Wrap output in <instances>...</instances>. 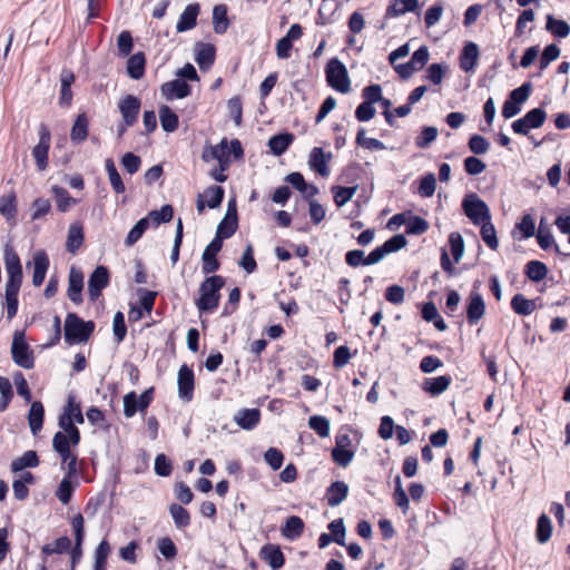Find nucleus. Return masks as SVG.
I'll return each instance as SVG.
<instances>
[{
	"label": "nucleus",
	"mask_w": 570,
	"mask_h": 570,
	"mask_svg": "<svg viewBox=\"0 0 570 570\" xmlns=\"http://www.w3.org/2000/svg\"><path fill=\"white\" fill-rule=\"evenodd\" d=\"M3 263L7 273L4 294L7 317L8 320H12L18 312V295L22 284L23 273L20 258L10 245H6L4 247Z\"/></svg>",
	"instance_id": "f257e3e1"
},
{
	"label": "nucleus",
	"mask_w": 570,
	"mask_h": 570,
	"mask_svg": "<svg viewBox=\"0 0 570 570\" xmlns=\"http://www.w3.org/2000/svg\"><path fill=\"white\" fill-rule=\"evenodd\" d=\"M225 285V278L220 275L206 277L199 285V298L196 301L198 311L213 312L218 307L220 294L219 291Z\"/></svg>",
	"instance_id": "f03ea898"
},
{
	"label": "nucleus",
	"mask_w": 570,
	"mask_h": 570,
	"mask_svg": "<svg viewBox=\"0 0 570 570\" xmlns=\"http://www.w3.org/2000/svg\"><path fill=\"white\" fill-rule=\"evenodd\" d=\"M95 330L91 321L85 322L75 313H68L65 320V341L69 345L85 343Z\"/></svg>",
	"instance_id": "7ed1b4c3"
},
{
	"label": "nucleus",
	"mask_w": 570,
	"mask_h": 570,
	"mask_svg": "<svg viewBox=\"0 0 570 570\" xmlns=\"http://www.w3.org/2000/svg\"><path fill=\"white\" fill-rule=\"evenodd\" d=\"M326 81L336 91L347 94L351 90V81L346 67L337 58H332L325 68Z\"/></svg>",
	"instance_id": "20e7f679"
},
{
	"label": "nucleus",
	"mask_w": 570,
	"mask_h": 570,
	"mask_svg": "<svg viewBox=\"0 0 570 570\" xmlns=\"http://www.w3.org/2000/svg\"><path fill=\"white\" fill-rule=\"evenodd\" d=\"M462 208L466 217L474 224L491 219L490 209L475 193L466 194L462 200Z\"/></svg>",
	"instance_id": "39448f33"
},
{
	"label": "nucleus",
	"mask_w": 570,
	"mask_h": 570,
	"mask_svg": "<svg viewBox=\"0 0 570 570\" xmlns=\"http://www.w3.org/2000/svg\"><path fill=\"white\" fill-rule=\"evenodd\" d=\"M11 355L13 362L20 367L30 370L35 366L33 352L24 340V333L21 331H16L13 334Z\"/></svg>",
	"instance_id": "423d86ee"
},
{
	"label": "nucleus",
	"mask_w": 570,
	"mask_h": 570,
	"mask_svg": "<svg viewBox=\"0 0 570 570\" xmlns=\"http://www.w3.org/2000/svg\"><path fill=\"white\" fill-rule=\"evenodd\" d=\"M51 136L48 127L43 124L39 127V142L32 149V157L36 160L38 170L43 171L48 167V154Z\"/></svg>",
	"instance_id": "0eeeda50"
},
{
	"label": "nucleus",
	"mask_w": 570,
	"mask_h": 570,
	"mask_svg": "<svg viewBox=\"0 0 570 570\" xmlns=\"http://www.w3.org/2000/svg\"><path fill=\"white\" fill-rule=\"evenodd\" d=\"M140 107V99L132 95H127L119 101L118 109L126 126H134L137 122Z\"/></svg>",
	"instance_id": "6e6552de"
},
{
	"label": "nucleus",
	"mask_w": 570,
	"mask_h": 570,
	"mask_svg": "<svg viewBox=\"0 0 570 570\" xmlns=\"http://www.w3.org/2000/svg\"><path fill=\"white\" fill-rule=\"evenodd\" d=\"M109 284V272L105 266H98L88 281V295L91 301L98 299L101 291Z\"/></svg>",
	"instance_id": "1a4fd4ad"
},
{
	"label": "nucleus",
	"mask_w": 570,
	"mask_h": 570,
	"mask_svg": "<svg viewBox=\"0 0 570 570\" xmlns=\"http://www.w3.org/2000/svg\"><path fill=\"white\" fill-rule=\"evenodd\" d=\"M178 395L183 401L189 402L194 392V372L186 364L181 365L177 377Z\"/></svg>",
	"instance_id": "9d476101"
},
{
	"label": "nucleus",
	"mask_w": 570,
	"mask_h": 570,
	"mask_svg": "<svg viewBox=\"0 0 570 570\" xmlns=\"http://www.w3.org/2000/svg\"><path fill=\"white\" fill-rule=\"evenodd\" d=\"M203 159H216L219 163L220 169L225 170L229 163V147L226 139H223L218 145L212 146L204 150Z\"/></svg>",
	"instance_id": "9b49d317"
},
{
	"label": "nucleus",
	"mask_w": 570,
	"mask_h": 570,
	"mask_svg": "<svg viewBox=\"0 0 570 570\" xmlns=\"http://www.w3.org/2000/svg\"><path fill=\"white\" fill-rule=\"evenodd\" d=\"M485 313V304L480 293L471 292L466 306V318L470 325H475Z\"/></svg>",
	"instance_id": "f8f14e48"
},
{
	"label": "nucleus",
	"mask_w": 570,
	"mask_h": 570,
	"mask_svg": "<svg viewBox=\"0 0 570 570\" xmlns=\"http://www.w3.org/2000/svg\"><path fill=\"white\" fill-rule=\"evenodd\" d=\"M72 528L75 532V548L71 550V570L82 556L81 544L83 541V517L78 513L72 518Z\"/></svg>",
	"instance_id": "ddd939ff"
},
{
	"label": "nucleus",
	"mask_w": 570,
	"mask_h": 570,
	"mask_svg": "<svg viewBox=\"0 0 570 570\" xmlns=\"http://www.w3.org/2000/svg\"><path fill=\"white\" fill-rule=\"evenodd\" d=\"M161 95L167 100H173L175 98L181 99L187 97L190 94L189 85L181 79H175L173 81H168L161 85Z\"/></svg>",
	"instance_id": "4468645a"
},
{
	"label": "nucleus",
	"mask_w": 570,
	"mask_h": 570,
	"mask_svg": "<svg viewBox=\"0 0 570 570\" xmlns=\"http://www.w3.org/2000/svg\"><path fill=\"white\" fill-rule=\"evenodd\" d=\"M332 158V154H324L321 147H315L312 149L308 158V165L312 169H314L322 177H327L330 175V168L327 166V161Z\"/></svg>",
	"instance_id": "2eb2a0df"
},
{
	"label": "nucleus",
	"mask_w": 570,
	"mask_h": 570,
	"mask_svg": "<svg viewBox=\"0 0 570 570\" xmlns=\"http://www.w3.org/2000/svg\"><path fill=\"white\" fill-rule=\"evenodd\" d=\"M83 288V275L81 271L71 267L69 272L68 297L75 304L82 302L81 292Z\"/></svg>",
	"instance_id": "dca6fc26"
},
{
	"label": "nucleus",
	"mask_w": 570,
	"mask_h": 570,
	"mask_svg": "<svg viewBox=\"0 0 570 570\" xmlns=\"http://www.w3.org/2000/svg\"><path fill=\"white\" fill-rule=\"evenodd\" d=\"M261 420V412L258 409H242L234 415L235 423L247 431L255 429Z\"/></svg>",
	"instance_id": "f3484780"
},
{
	"label": "nucleus",
	"mask_w": 570,
	"mask_h": 570,
	"mask_svg": "<svg viewBox=\"0 0 570 570\" xmlns=\"http://www.w3.org/2000/svg\"><path fill=\"white\" fill-rule=\"evenodd\" d=\"M259 554L273 570H278L284 566L285 557L278 546L271 543L265 544L262 547Z\"/></svg>",
	"instance_id": "a211bd4d"
},
{
	"label": "nucleus",
	"mask_w": 570,
	"mask_h": 570,
	"mask_svg": "<svg viewBox=\"0 0 570 570\" xmlns=\"http://www.w3.org/2000/svg\"><path fill=\"white\" fill-rule=\"evenodd\" d=\"M49 258L46 252L39 250L33 255V286L39 287L42 285L47 271L49 268Z\"/></svg>",
	"instance_id": "6ab92c4d"
},
{
	"label": "nucleus",
	"mask_w": 570,
	"mask_h": 570,
	"mask_svg": "<svg viewBox=\"0 0 570 570\" xmlns=\"http://www.w3.org/2000/svg\"><path fill=\"white\" fill-rule=\"evenodd\" d=\"M479 59V47L475 42H468L463 47L461 55H460V68L465 71L470 72L473 71Z\"/></svg>",
	"instance_id": "aec40b11"
},
{
	"label": "nucleus",
	"mask_w": 570,
	"mask_h": 570,
	"mask_svg": "<svg viewBox=\"0 0 570 570\" xmlns=\"http://www.w3.org/2000/svg\"><path fill=\"white\" fill-rule=\"evenodd\" d=\"M198 13L199 6L197 3L188 4L179 16L176 24L177 32H185L193 29L196 26Z\"/></svg>",
	"instance_id": "412c9836"
},
{
	"label": "nucleus",
	"mask_w": 570,
	"mask_h": 570,
	"mask_svg": "<svg viewBox=\"0 0 570 570\" xmlns=\"http://www.w3.org/2000/svg\"><path fill=\"white\" fill-rule=\"evenodd\" d=\"M452 383L450 375H441L436 377L426 379L423 382L422 389L432 396H438L445 392Z\"/></svg>",
	"instance_id": "4be33fe9"
},
{
	"label": "nucleus",
	"mask_w": 570,
	"mask_h": 570,
	"mask_svg": "<svg viewBox=\"0 0 570 570\" xmlns=\"http://www.w3.org/2000/svg\"><path fill=\"white\" fill-rule=\"evenodd\" d=\"M348 485L343 481H335L327 489L326 499L330 507L340 505L347 497Z\"/></svg>",
	"instance_id": "5701e85b"
},
{
	"label": "nucleus",
	"mask_w": 570,
	"mask_h": 570,
	"mask_svg": "<svg viewBox=\"0 0 570 570\" xmlns=\"http://www.w3.org/2000/svg\"><path fill=\"white\" fill-rule=\"evenodd\" d=\"M43 415L45 409L42 403L40 401L32 402L28 414V422L33 435H37L41 431L43 424Z\"/></svg>",
	"instance_id": "b1692460"
},
{
	"label": "nucleus",
	"mask_w": 570,
	"mask_h": 570,
	"mask_svg": "<svg viewBox=\"0 0 570 570\" xmlns=\"http://www.w3.org/2000/svg\"><path fill=\"white\" fill-rule=\"evenodd\" d=\"M304 527V522L299 517L292 515L285 521V524L281 529V533L284 538L293 541L302 535Z\"/></svg>",
	"instance_id": "393cba45"
},
{
	"label": "nucleus",
	"mask_w": 570,
	"mask_h": 570,
	"mask_svg": "<svg viewBox=\"0 0 570 570\" xmlns=\"http://www.w3.org/2000/svg\"><path fill=\"white\" fill-rule=\"evenodd\" d=\"M89 121L85 114L77 116L70 131V139L73 144H81L88 137Z\"/></svg>",
	"instance_id": "a878e982"
},
{
	"label": "nucleus",
	"mask_w": 570,
	"mask_h": 570,
	"mask_svg": "<svg viewBox=\"0 0 570 570\" xmlns=\"http://www.w3.org/2000/svg\"><path fill=\"white\" fill-rule=\"evenodd\" d=\"M294 140L289 132L278 134L269 138L268 147L275 156L283 155Z\"/></svg>",
	"instance_id": "bb28decb"
},
{
	"label": "nucleus",
	"mask_w": 570,
	"mask_h": 570,
	"mask_svg": "<svg viewBox=\"0 0 570 570\" xmlns=\"http://www.w3.org/2000/svg\"><path fill=\"white\" fill-rule=\"evenodd\" d=\"M83 243V230L79 223L71 224L68 229L67 250L75 254Z\"/></svg>",
	"instance_id": "cd10ccee"
},
{
	"label": "nucleus",
	"mask_w": 570,
	"mask_h": 570,
	"mask_svg": "<svg viewBox=\"0 0 570 570\" xmlns=\"http://www.w3.org/2000/svg\"><path fill=\"white\" fill-rule=\"evenodd\" d=\"M511 307L514 313L527 316L537 308L535 301L524 297L522 294H515L511 299Z\"/></svg>",
	"instance_id": "c85d7f7f"
},
{
	"label": "nucleus",
	"mask_w": 570,
	"mask_h": 570,
	"mask_svg": "<svg viewBox=\"0 0 570 570\" xmlns=\"http://www.w3.org/2000/svg\"><path fill=\"white\" fill-rule=\"evenodd\" d=\"M145 55L142 52H137L132 55L127 62V72L130 78L138 80L145 73Z\"/></svg>",
	"instance_id": "c756f323"
},
{
	"label": "nucleus",
	"mask_w": 570,
	"mask_h": 570,
	"mask_svg": "<svg viewBox=\"0 0 570 570\" xmlns=\"http://www.w3.org/2000/svg\"><path fill=\"white\" fill-rule=\"evenodd\" d=\"M159 119L164 131L174 132L178 128V116L168 107L159 108Z\"/></svg>",
	"instance_id": "7c9ffc66"
},
{
	"label": "nucleus",
	"mask_w": 570,
	"mask_h": 570,
	"mask_svg": "<svg viewBox=\"0 0 570 570\" xmlns=\"http://www.w3.org/2000/svg\"><path fill=\"white\" fill-rule=\"evenodd\" d=\"M417 0H393L387 7L386 13L391 17H399L406 12L415 11Z\"/></svg>",
	"instance_id": "2f4dec72"
},
{
	"label": "nucleus",
	"mask_w": 570,
	"mask_h": 570,
	"mask_svg": "<svg viewBox=\"0 0 570 570\" xmlns=\"http://www.w3.org/2000/svg\"><path fill=\"white\" fill-rule=\"evenodd\" d=\"M552 534V522L550 518L542 513L537 522L535 539L539 543H546L550 540Z\"/></svg>",
	"instance_id": "473e14b6"
},
{
	"label": "nucleus",
	"mask_w": 570,
	"mask_h": 570,
	"mask_svg": "<svg viewBox=\"0 0 570 570\" xmlns=\"http://www.w3.org/2000/svg\"><path fill=\"white\" fill-rule=\"evenodd\" d=\"M357 188V185L352 187L333 186L331 191L333 194L335 205L337 207H343L353 198Z\"/></svg>",
	"instance_id": "72a5a7b5"
},
{
	"label": "nucleus",
	"mask_w": 570,
	"mask_h": 570,
	"mask_svg": "<svg viewBox=\"0 0 570 570\" xmlns=\"http://www.w3.org/2000/svg\"><path fill=\"white\" fill-rule=\"evenodd\" d=\"M51 191L56 198L57 207L60 212H67L73 206L77 200L72 198L69 193L57 185L51 187Z\"/></svg>",
	"instance_id": "f704fd0d"
},
{
	"label": "nucleus",
	"mask_w": 570,
	"mask_h": 570,
	"mask_svg": "<svg viewBox=\"0 0 570 570\" xmlns=\"http://www.w3.org/2000/svg\"><path fill=\"white\" fill-rule=\"evenodd\" d=\"M39 464L38 455L35 451H27L21 456L17 458L11 463L13 472L21 471L26 468H36Z\"/></svg>",
	"instance_id": "c9c22d12"
},
{
	"label": "nucleus",
	"mask_w": 570,
	"mask_h": 570,
	"mask_svg": "<svg viewBox=\"0 0 570 570\" xmlns=\"http://www.w3.org/2000/svg\"><path fill=\"white\" fill-rule=\"evenodd\" d=\"M213 24L216 33H224L228 28L227 8L224 4L215 6L213 9Z\"/></svg>",
	"instance_id": "e433bc0d"
},
{
	"label": "nucleus",
	"mask_w": 570,
	"mask_h": 570,
	"mask_svg": "<svg viewBox=\"0 0 570 570\" xmlns=\"http://www.w3.org/2000/svg\"><path fill=\"white\" fill-rule=\"evenodd\" d=\"M234 216L225 215L224 219L218 224L216 234L223 239L229 238L237 229V212L234 207Z\"/></svg>",
	"instance_id": "4c0bfd02"
},
{
	"label": "nucleus",
	"mask_w": 570,
	"mask_h": 570,
	"mask_svg": "<svg viewBox=\"0 0 570 570\" xmlns=\"http://www.w3.org/2000/svg\"><path fill=\"white\" fill-rule=\"evenodd\" d=\"M215 60V48L212 45H204L202 43L199 46V49L197 50L196 55V62L200 67V69H207L209 68Z\"/></svg>",
	"instance_id": "58836bf2"
},
{
	"label": "nucleus",
	"mask_w": 570,
	"mask_h": 570,
	"mask_svg": "<svg viewBox=\"0 0 570 570\" xmlns=\"http://www.w3.org/2000/svg\"><path fill=\"white\" fill-rule=\"evenodd\" d=\"M449 70L446 63H432L426 69L425 79L434 86H440Z\"/></svg>",
	"instance_id": "ea45409f"
},
{
	"label": "nucleus",
	"mask_w": 570,
	"mask_h": 570,
	"mask_svg": "<svg viewBox=\"0 0 570 570\" xmlns=\"http://www.w3.org/2000/svg\"><path fill=\"white\" fill-rule=\"evenodd\" d=\"M546 29L559 38H564L570 32L569 24L564 20H557L552 14L547 16Z\"/></svg>",
	"instance_id": "a19ab883"
},
{
	"label": "nucleus",
	"mask_w": 570,
	"mask_h": 570,
	"mask_svg": "<svg viewBox=\"0 0 570 570\" xmlns=\"http://www.w3.org/2000/svg\"><path fill=\"white\" fill-rule=\"evenodd\" d=\"M0 214L7 219L11 220L17 215V202L14 193H10L0 197Z\"/></svg>",
	"instance_id": "79ce46f5"
},
{
	"label": "nucleus",
	"mask_w": 570,
	"mask_h": 570,
	"mask_svg": "<svg viewBox=\"0 0 570 570\" xmlns=\"http://www.w3.org/2000/svg\"><path fill=\"white\" fill-rule=\"evenodd\" d=\"M105 166L112 189L117 194H122L126 188L112 159H106Z\"/></svg>",
	"instance_id": "37998d69"
},
{
	"label": "nucleus",
	"mask_w": 570,
	"mask_h": 570,
	"mask_svg": "<svg viewBox=\"0 0 570 570\" xmlns=\"http://www.w3.org/2000/svg\"><path fill=\"white\" fill-rule=\"evenodd\" d=\"M169 512H170V515H171V518L174 520L175 525L178 529L186 528V527H188L190 524L189 512L185 508H183L181 505L173 503L169 507Z\"/></svg>",
	"instance_id": "c03bdc74"
},
{
	"label": "nucleus",
	"mask_w": 570,
	"mask_h": 570,
	"mask_svg": "<svg viewBox=\"0 0 570 570\" xmlns=\"http://www.w3.org/2000/svg\"><path fill=\"white\" fill-rule=\"evenodd\" d=\"M173 216V207L170 205H164L159 210H151L145 218H148V222H151L154 226H158L161 223L170 222Z\"/></svg>",
	"instance_id": "a18cd8bd"
},
{
	"label": "nucleus",
	"mask_w": 570,
	"mask_h": 570,
	"mask_svg": "<svg viewBox=\"0 0 570 570\" xmlns=\"http://www.w3.org/2000/svg\"><path fill=\"white\" fill-rule=\"evenodd\" d=\"M481 225V237L483 242L491 248L497 249L499 246V242L497 238V232L494 225L491 223V219H488Z\"/></svg>",
	"instance_id": "49530a36"
},
{
	"label": "nucleus",
	"mask_w": 570,
	"mask_h": 570,
	"mask_svg": "<svg viewBox=\"0 0 570 570\" xmlns=\"http://www.w3.org/2000/svg\"><path fill=\"white\" fill-rule=\"evenodd\" d=\"M71 547V541L68 537H60L51 543L42 547V553L51 556L53 553H63Z\"/></svg>",
	"instance_id": "de8ad7c7"
},
{
	"label": "nucleus",
	"mask_w": 570,
	"mask_h": 570,
	"mask_svg": "<svg viewBox=\"0 0 570 570\" xmlns=\"http://www.w3.org/2000/svg\"><path fill=\"white\" fill-rule=\"evenodd\" d=\"M547 266L539 261H530L525 265V275L534 282L542 281L547 276Z\"/></svg>",
	"instance_id": "09e8293b"
},
{
	"label": "nucleus",
	"mask_w": 570,
	"mask_h": 570,
	"mask_svg": "<svg viewBox=\"0 0 570 570\" xmlns=\"http://www.w3.org/2000/svg\"><path fill=\"white\" fill-rule=\"evenodd\" d=\"M308 426L321 438L330 435V420L322 415H313L308 419Z\"/></svg>",
	"instance_id": "8fccbe9b"
},
{
	"label": "nucleus",
	"mask_w": 570,
	"mask_h": 570,
	"mask_svg": "<svg viewBox=\"0 0 570 570\" xmlns=\"http://www.w3.org/2000/svg\"><path fill=\"white\" fill-rule=\"evenodd\" d=\"M149 227L148 218H141L139 219L134 227L129 230L127 238H126V245L132 246L136 244L140 237L144 235L146 229Z\"/></svg>",
	"instance_id": "3c124183"
},
{
	"label": "nucleus",
	"mask_w": 570,
	"mask_h": 570,
	"mask_svg": "<svg viewBox=\"0 0 570 570\" xmlns=\"http://www.w3.org/2000/svg\"><path fill=\"white\" fill-rule=\"evenodd\" d=\"M451 254L455 263H459L464 254V242L460 233L453 232L449 236Z\"/></svg>",
	"instance_id": "603ef678"
},
{
	"label": "nucleus",
	"mask_w": 570,
	"mask_h": 570,
	"mask_svg": "<svg viewBox=\"0 0 570 570\" xmlns=\"http://www.w3.org/2000/svg\"><path fill=\"white\" fill-rule=\"evenodd\" d=\"M204 197H206V205L209 208H216L224 199V189L220 186H212L205 190Z\"/></svg>",
	"instance_id": "864d4df0"
},
{
	"label": "nucleus",
	"mask_w": 570,
	"mask_h": 570,
	"mask_svg": "<svg viewBox=\"0 0 570 570\" xmlns=\"http://www.w3.org/2000/svg\"><path fill=\"white\" fill-rule=\"evenodd\" d=\"M428 222L420 216H413L406 223V234L409 235H422L428 230Z\"/></svg>",
	"instance_id": "5fc2aeb1"
},
{
	"label": "nucleus",
	"mask_w": 570,
	"mask_h": 570,
	"mask_svg": "<svg viewBox=\"0 0 570 570\" xmlns=\"http://www.w3.org/2000/svg\"><path fill=\"white\" fill-rule=\"evenodd\" d=\"M0 393H1L0 412H3L8 407L9 403L13 396L12 386H11L10 381L3 376H0Z\"/></svg>",
	"instance_id": "6e6d98bb"
},
{
	"label": "nucleus",
	"mask_w": 570,
	"mask_h": 570,
	"mask_svg": "<svg viewBox=\"0 0 570 570\" xmlns=\"http://www.w3.org/2000/svg\"><path fill=\"white\" fill-rule=\"evenodd\" d=\"M158 550L166 560H174L177 556V548L174 541L168 538H161L158 540Z\"/></svg>",
	"instance_id": "4d7b16f0"
},
{
	"label": "nucleus",
	"mask_w": 570,
	"mask_h": 570,
	"mask_svg": "<svg viewBox=\"0 0 570 570\" xmlns=\"http://www.w3.org/2000/svg\"><path fill=\"white\" fill-rule=\"evenodd\" d=\"M353 458H354V452L352 450L341 449V448H334L332 450L333 461L342 468H346L347 465H350Z\"/></svg>",
	"instance_id": "13d9d810"
},
{
	"label": "nucleus",
	"mask_w": 570,
	"mask_h": 570,
	"mask_svg": "<svg viewBox=\"0 0 570 570\" xmlns=\"http://www.w3.org/2000/svg\"><path fill=\"white\" fill-rule=\"evenodd\" d=\"M328 529L331 531V535H332L333 540L340 546H345L346 530H345L343 519H337V520L332 521L328 524Z\"/></svg>",
	"instance_id": "bf43d9fd"
},
{
	"label": "nucleus",
	"mask_w": 570,
	"mask_h": 570,
	"mask_svg": "<svg viewBox=\"0 0 570 570\" xmlns=\"http://www.w3.org/2000/svg\"><path fill=\"white\" fill-rule=\"evenodd\" d=\"M523 117L531 127V129H535L540 128L544 124L547 114L542 108H534L528 111Z\"/></svg>",
	"instance_id": "052dcab7"
},
{
	"label": "nucleus",
	"mask_w": 570,
	"mask_h": 570,
	"mask_svg": "<svg viewBox=\"0 0 570 570\" xmlns=\"http://www.w3.org/2000/svg\"><path fill=\"white\" fill-rule=\"evenodd\" d=\"M531 90L532 85L530 82H524L519 88L513 89L510 92L509 99H511L513 102L521 107V105L528 100Z\"/></svg>",
	"instance_id": "680f3d73"
},
{
	"label": "nucleus",
	"mask_w": 570,
	"mask_h": 570,
	"mask_svg": "<svg viewBox=\"0 0 570 570\" xmlns=\"http://www.w3.org/2000/svg\"><path fill=\"white\" fill-rule=\"evenodd\" d=\"M438 137V128L436 127H424L422 132L415 139V145L419 148H426L431 142H433Z\"/></svg>",
	"instance_id": "e2e57ef3"
},
{
	"label": "nucleus",
	"mask_w": 570,
	"mask_h": 570,
	"mask_svg": "<svg viewBox=\"0 0 570 570\" xmlns=\"http://www.w3.org/2000/svg\"><path fill=\"white\" fill-rule=\"evenodd\" d=\"M69 478L70 476L67 475L66 478H63L61 480V482L57 489V492H56L57 498L63 504L69 503V501L71 500L72 492H73V488H72V484H71Z\"/></svg>",
	"instance_id": "0e129e2a"
},
{
	"label": "nucleus",
	"mask_w": 570,
	"mask_h": 570,
	"mask_svg": "<svg viewBox=\"0 0 570 570\" xmlns=\"http://www.w3.org/2000/svg\"><path fill=\"white\" fill-rule=\"evenodd\" d=\"M436 187V178L434 174H428L424 176L419 186V194L422 197H431L433 196Z\"/></svg>",
	"instance_id": "69168bd1"
},
{
	"label": "nucleus",
	"mask_w": 570,
	"mask_h": 570,
	"mask_svg": "<svg viewBox=\"0 0 570 570\" xmlns=\"http://www.w3.org/2000/svg\"><path fill=\"white\" fill-rule=\"evenodd\" d=\"M117 46L119 55L127 57L131 52L134 46L131 33L127 30L121 31L117 39Z\"/></svg>",
	"instance_id": "338daca9"
},
{
	"label": "nucleus",
	"mask_w": 570,
	"mask_h": 570,
	"mask_svg": "<svg viewBox=\"0 0 570 570\" xmlns=\"http://www.w3.org/2000/svg\"><path fill=\"white\" fill-rule=\"evenodd\" d=\"M265 462L274 470L281 469L284 461L283 453L275 448H269L264 454Z\"/></svg>",
	"instance_id": "774afa93"
}]
</instances>
